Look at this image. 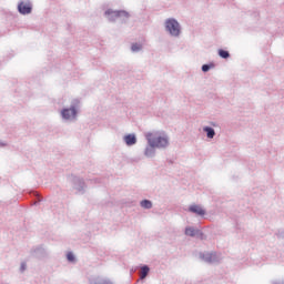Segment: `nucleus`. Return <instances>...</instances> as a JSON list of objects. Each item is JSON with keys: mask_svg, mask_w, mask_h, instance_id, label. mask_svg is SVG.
Instances as JSON below:
<instances>
[{"mask_svg": "<svg viewBox=\"0 0 284 284\" xmlns=\"http://www.w3.org/2000/svg\"><path fill=\"white\" fill-rule=\"evenodd\" d=\"M146 141L152 148H168L169 141L165 136L153 138L152 133L146 134Z\"/></svg>", "mask_w": 284, "mask_h": 284, "instance_id": "1", "label": "nucleus"}, {"mask_svg": "<svg viewBox=\"0 0 284 284\" xmlns=\"http://www.w3.org/2000/svg\"><path fill=\"white\" fill-rule=\"evenodd\" d=\"M165 28L172 37H179L181 34V27L179 26V22L175 19H168L165 21Z\"/></svg>", "mask_w": 284, "mask_h": 284, "instance_id": "2", "label": "nucleus"}, {"mask_svg": "<svg viewBox=\"0 0 284 284\" xmlns=\"http://www.w3.org/2000/svg\"><path fill=\"white\" fill-rule=\"evenodd\" d=\"M18 11L20 14H30L32 12V3L30 1H21L18 4Z\"/></svg>", "mask_w": 284, "mask_h": 284, "instance_id": "3", "label": "nucleus"}, {"mask_svg": "<svg viewBox=\"0 0 284 284\" xmlns=\"http://www.w3.org/2000/svg\"><path fill=\"white\" fill-rule=\"evenodd\" d=\"M62 116L67 120L74 119L77 116V109L72 108L62 110Z\"/></svg>", "mask_w": 284, "mask_h": 284, "instance_id": "4", "label": "nucleus"}, {"mask_svg": "<svg viewBox=\"0 0 284 284\" xmlns=\"http://www.w3.org/2000/svg\"><path fill=\"white\" fill-rule=\"evenodd\" d=\"M189 212H192L193 214H197L199 216H204L205 210L199 205H191L189 207Z\"/></svg>", "mask_w": 284, "mask_h": 284, "instance_id": "5", "label": "nucleus"}, {"mask_svg": "<svg viewBox=\"0 0 284 284\" xmlns=\"http://www.w3.org/2000/svg\"><path fill=\"white\" fill-rule=\"evenodd\" d=\"M124 141H125L126 145H134V144H136V136L134 134H129V135L124 136Z\"/></svg>", "mask_w": 284, "mask_h": 284, "instance_id": "6", "label": "nucleus"}, {"mask_svg": "<svg viewBox=\"0 0 284 284\" xmlns=\"http://www.w3.org/2000/svg\"><path fill=\"white\" fill-rule=\"evenodd\" d=\"M204 132H206L207 139H214V135L216 134L214 132V129H212L210 126H205Z\"/></svg>", "mask_w": 284, "mask_h": 284, "instance_id": "7", "label": "nucleus"}, {"mask_svg": "<svg viewBox=\"0 0 284 284\" xmlns=\"http://www.w3.org/2000/svg\"><path fill=\"white\" fill-rule=\"evenodd\" d=\"M149 273H150V267L143 266L140 272V278L142 280L145 278V276H148Z\"/></svg>", "mask_w": 284, "mask_h": 284, "instance_id": "8", "label": "nucleus"}, {"mask_svg": "<svg viewBox=\"0 0 284 284\" xmlns=\"http://www.w3.org/2000/svg\"><path fill=\"white\" fill-rule=\"evenodd\" d=\"M141 207H144V210H151L152 207V202L150 200H143L141 202Z\"/></svg>", "mask_w": 284, "mask_h": 284, "instance_id": "9", "label": "nucleus"}, {"mask_svg": "<svg viewBox=\"0 0 284 284\" xmlns=\"http://www.w3.org/2000/svg\"><path fill=\"white\" fill-rule=\"evenodd\" d=\"M105 14H114L115 17H121V14H128L125 11H111V10H108L105 12Z\"/></svg>", "mask_w": 284, "mask_h": 284, "instance_id": "10", "label": "nucleus"}, {"mask_svg": "<svg viewBox=\"0 0 284 284\" xmlns=\"http://www.w3.org/2000/svg\"><path fill=\"white\" fill-rule=\"evenodd\" d=\"M219 54L222 59H229L230 58V52L223 50V49H220L219 50Z\"/></svg>", "mask_w": 284, "mask_h": 284, "instance_id": "11", "label": "nucleus"}, {"mask_svg": "<svg viewBox=\"0 0 284 284\" xmlns=\"http://www.w3.org/2000/svg\"><path fill=\"white\" fill-rule=\"evenodd\" d=\"M185 234L186 236H195L196 231L193 227H186Z\"/></svg>", "mask_w": 284, "mask_h": 284, "instance_id": "12", "label": "nucleus"}, {"mask_svg": "<svg viewBox=\"0 0 284 284\" xmlns=\"http://www.w3.org/2000/svg\"><path fill=\"white\" fill-rule=\"evenodd\" d=\"M91 284H112V282H110L108 280H98V281H94Z\"/></svg>", "mask_w": 284, "mask_h": 284, "instance_id": "13", "label": "nucleus"}, {"mask_svg": "<svg viewBox=\"0 0 284 284\" xmlns=\"http://www.w3.org/2000/svg\"><path fill=\"white\" fill-rule=\"evenodd\" d=\"M67 258H68V261H70V263H73V261H74V254H73L72 252H69V253L67 254Z\"/></svg>", "mask_w": 284, "mask_h": 284, "instance_id": "14", "label": "nucleus"}, {"mask_svg": "<svg viewBox=\"0 0 284 284\" xmlns=\"http://www.w3.org/2000/svg\"><path fill=\"white\" fill-rule=\"evenodd\" d=\"M131 50H132L133 52H139V50H141V45H140V44H133V45L131 47Z\"/></svg>", "mask_w": 284, "mask_h": 284, "instance_id": "15", "label": "nucleus"}, {"mask_svg": "<svg viewBox=\"0 0 284 284\" xmlns=\"http://www.w3.org/2000/svg\"><path fill=\"white\" fill-rule=\"evenodd\" d=\"M210 68H211L210 64H203L202 72H209Z\"/></svg>", "mask_w": 284, "mask_h": 284, "instance_id": "16", "label": "nucleus"}, {"mask_svg": "<svg viewBox=\"0 0 284 284\" xmlns=\"http://www.w3.org/2000/svg\"><path fill=\"white\" fill-rule=\"evenodd\" d=\"M212 256H215V255H214V254H211V255H210V257L207 258V262H209V263H212V261H213V260H212Z\"/></svg>", "mask_w": 284, "mask_h": 284, "instance_id": "17", "label": "nucleus"}, {"mask_svg": "<svg viewBox=\"0 0 284 284\" xmlns=\"http://www.w3.org/2000/svg\"><path fill=\"white\" fill-rule=\"evenodd\" d=\"M150 150H151V149H146V151H145L146 156L150 155Z\"/></svg>", "mask_w": 284, "mask_h": 284, "instance_id": "18", "label": "nucleus"}]
</instances>
